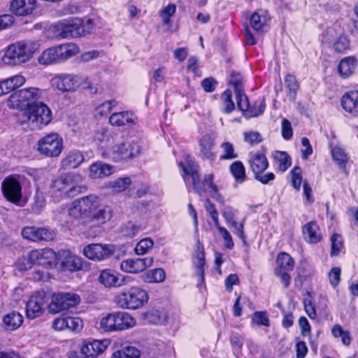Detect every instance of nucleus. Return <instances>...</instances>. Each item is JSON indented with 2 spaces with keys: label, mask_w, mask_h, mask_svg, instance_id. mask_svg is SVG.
Returning <instances> with one entry per match:
<instances>
[{
  "label": "nucleus",
  "mask_w": 358,
  "mask_h": 358,
  "mask_svg": "<svg viewBox=\"0 0 358 358\" xmlns=\"http://www.w3.org/2000/svg\"><path fill=\"white\" fill-rule=\"evenodd\" d=\"M176 11V6L173 3H170L164 7L160 12V16L165 24L170 22V17L173 16Z\"/></svg>",
  "instance_id": "53"
},
{
  "label": "nucleus",
  "mask_w": 358,
  "mask_h": 358,
  "mask_svg": "<svg viewBox=\"0 0 358 358\" xmlns=\"http://www.w3.org/2000/svg\"><path fill=\"white\" fill-rule=\"evenodd\" d=\"M114 167L107 164L97 162L90 167V177L99 178L111 175L114 172Z\"/></svg>",
  "instance_id": "29"
},
{
  "label": "nucleus",
  "mask_w": 358,
  "mask_h": 358,
  "mask_svg": "<svg viewBox=\"0 0 358 358\" xmlns=\"http://www.w3.org/2000/svg\"><path fill=\"white\" fill-rule=\"evenodd\" d=\"M278 267L275 269H281V271H292L294 268V261L292 257L286 253H280L276 259Z\"/></svg>",
  "instance_id": "34"
},
{
  "label": "nucleus",
  "mask_w": 358,
  "mask_h": 358,
  "mask_svg": "<svg viewBox=\"0 0 358 358\" xmlns=\"http://www.w3.org/2000/svg\"><path fill=\"white\" fill-rule=\"evenodd\" d=\"M242 80L243 78L239 73L235 71L231 72L229 83L234 87L235 92L243 90Z\"/></svg>",
  "instance_id": "54"
},
{
  "label": "nucleus",
  "mask_w": 358,
  "mask_h": 358,
  "mask_svg": "<svg viewBox=\"0 0 358 358\" xmlns=\"http://www.w3.org/2000/svg\"><path fill=\"white\" fill-rule=\"evenodd\" d=\"M140 152L139 145L136 143L126 145L124 143L113 145L108 151V155L114 162L127 160L136 157Z\"/></svg>",
  "instance_id": "15"
},
{
  "label": "nucleus",
  "mask_w": 358,
  "mask_h": 358,
  "mask_svg": "<svg viewBox=\"0 0 358 358\" xmlns=\"http://www.w3.org/2000/svg\"><path fill=\"white\" fill-rule=\"evenodd\" d=\"M219 233L222 236L225 242L224 245L226 248L231 250L234 246V243L229 232L227 231L226 228H220Z\"/></svg>",
  "instance_id": "63"
},
{
  "label": "nucleus",
  "mask_w": 358,
  "mask_h": 358,
  "mask_svg": "<svg viewBox=\"0 0 358 358\" xmlns=\"http://www.w3.org/2000/svg\"><path fill=\"white\" fill-rule=\"evenodd\" d=\"M227 225L232 229L234 234L237 235L243 241V243H245V236L244 234V220L240 223H238L235 220Z\"/></svg>",
  "instance_id": "52"
},
{
  "label": "nucleus",
  "mask_w": 358,
  "mask_h": 358,
  "mask_svg": "<svg viewBox=\"0 0 358 358\" xmlns=\"http://www.w3.org/2000/svg\"><path fill=\"white\" fill-rule=\"evenodd\" d=\"M224 154L220 156V159H232L237 157L233 145L229 142H224L221 145Z\"/></svg>",
  "instance_id": "51"
},
{
  "label": "nucleus",
  "mask_w": 358,
  "mask_h": 358,
  "mask_svg": "<svg viewBox=\"0 0 358 358\" xmlns=\"http://www.w3.org/2000/svg\"><path fill=\"white\" fill-rule=\"evenodd\" d=\"M1 190L3 196L8 201L16 204L21 200L22 186L15 177H6L2 182Z\"/></svg>",
  "instance_id": "16"
},
{
  "label": "nucleus",
  "mask_w": 358,
  "mask_h": 358,
  "mask_svg": "<svg viewBox=\"0 0 358 358\" xmlns=\"http://www.w3.org/2000/svg\"><path fill=\"white\" fill-rule=\"evenodd\" d=\"M341 105L345 111L358 116V90L344 94L341 98Z\"/></svg>",
  "instance_id": "24"
},
{
  "label": "nucleus",
  "mask_w": 358,
  "mask_h": 358,
  "mask_svg": "<svg viewBox=\"0 0 358 358\" xmlns=\"http://www.w3.org/2000/svg\"><path fill=\"white\" fill-rule=\"evenodd\" d=\"M52 28L54 34L58 38H77L89 34L93 29V22L91 19L85 22L80 18H70L56 22Z\"/></svg>",
  "instance_id": "5"
},
{
  "label": "nucleus",
  "mask_w": 358,
  "mask_h": 358,
  "mask_svg": "<svg viewBox=\"0 0 358 358\" xmlns=\"http://www.w3.org/2000/svg\"><path fill=\"white\" fill-rule=\"evenodd\" d=\"M236 96L237 99V106L242 112L248 111L250 109V103L248 96L243 90L236 92Z\"/></svg>",
  "instance_id": "46"
},
{
  "label": "nucleus",
  "mask_w": 358,
  "mask_h": 358,
  "mask_svg": "<svg viewBox=\"0 0 358 358\" xmlns=\"http://www.w3.org/2000/svg\"><path fill=\"white\" fill-rule=\"evenodd\" d=\"M55 238V234L52 231H50L45 228H39L38 230V241H50L53 240Z\"/></svg>",
  "instance_id": "62"
},
{
  "label": "nucleus",
  "mask_w": 358,
  "mask_h": 358,
  "mask_svg": "<svg viewBox=\"0 0 358 358\" xmlns=\"http://www.w3.org/2000/svg\"><path fill=\"white\" fill-rule=\"evenodd\" d=\"M292 185L296 190H299L303 180L302 171L301 167L295 166L291 171Z\"/></svg>",
  "instance_id": "47"
},
{
  "label": "nucleus",
  "mask_w": 358,
  "mask_h": 358,
  "mask_svg": "<svg viewBox=\"0 0 358 358\" xmlns=\"http://www.w3.org/2000/svg\"><path fill=\"white\" fill-rule=\"evenodd\" d=\"M153 264V257L127 259L120 264V269L126 273H138L143 272Z\"/></svg>",
  "instance_id": "20"
},
{
  "label": "nucleus",
  "mask_w": 358,
  "mask_h": 358,
  "mask_svg": "<svg viewBox=\"0 0 358 358\" xmlns=\"http://www.w3.org/2000/svg\"><path fill=\"white\" fill-rule=\"evenodd\" d=\"M144 281L146 282H162L166 278V273L162 268L150 270L144 275Z\"/></svg>",
  "instance_id": "35"
},
{
  "label": "nucleus",
  "mask_w": 358,
  "mask_h": 358,
  "mask_svg": "<svg viewBox=\"0 0 358 358\" xmlns=\"http://www.w3.org/2000/svg\"><path fill=\"white\" fill-rule=\"evenodd\" d=\"M252 322L257 325H262L268 327L270 325V320L268 317L266 312L256 311L254 313Z\"/></svg>",
  "instance_id": "49"
},
{
  "label": "nucleus",
  "mask_w": 358,
  "mask_h": 358,
  "mask_svg": "<svg viewBox=\"0 0 358 358\" xmlns=\"http://www.w3.org/2000/svg\"><path fill=\"white\" fill-rule=\"evenodd\" d=\"M301 144L306 148L301 150V157L303 159H307L310 155L313 154V148L308 138L303 137L301 138Z\"/></svg>",
  "instance_id": "61"
},
{
  "label": "nucleus",
  "mask_w": 358,
  "mask_h": 358,
  "mask_svg": "<svg viewBox=\"0 0 358 358\" xmlns=\"http://www.w3.org/2000/svg\"><path fill=\"white\" fill-rule=\"evenodd\" d=\"M38 230L39 228L34 227H27L23 228L22 236L24 238L38 242Z\"/></svg>",
  "instance_id": "50"
},
{
  "label": "nucleus",
  "mask_w": 358,
  "mask_h": 358,
  "mask_svg": "<svg viewBox=\"0 0 358 358\" xmlns=\"http://www.w3.org/2000/svg\"><path fill=\"white\" fill-rule=\"evenodd\" d=\"M45 205V199L41 192L36 191L34 196V204L33 209L36 211H40Z\"/></svg>",
  "instance_id": "59"
},
{
  "label": "nucleus",
  "mask_w": 358,
  "mask_h": 358,
  "mask_svg": "<svg viewBox=\"0 0 358 358\" xmlns=\"http://www.w3.org/2000/svg\"><path fill=\"white\" fill-rule=\"evenodd\" d=\"M136 324L135 318L129 313L116 311L103 317L100 321V327L106 331H117L132 328Z\"/></svg>",
  "instance_id": "7"
},
{
  "label": "nucleus",
  "mask_w": 358,
  "mask_h": 358,
  "mask_svg": "<svg viewBox=\"0 0 358 358\" xmlns=\"http://www.w3.org/2000/svg\"><path fill=\"white\" fill-rule=\"evenodd\" d=\"M78 50V47L73 43L62 44L43 51L38 61L42 65H49L75 56Z\"/></svg>",
  "instance_id": "8"
},
{
  "label": "nucleus",
  "mask_w": 358,
  "mask_h": 358,
  "mask_svg": "<svg viewBox=\"0 0 358 358\" xmlns=\"http://www.w3.org/2000/svg\"><path fill=\"white\" fill-rule=\"evenodd\" d=\"M282 136L285 140H289L293 136V131L290 122L284 118L281 124Z\"/></svg>",
  "instance_id": "55"
},
{
  "label": "nucleus",
  "mask_w": 358,
  "mask_h": 358,
  "mask_svg": "<svg viewBox=\"0 0 358 358\" xmlns=\"http://www.w3.org/2000/svg\"><path fill=\"white\" fill-rule=\"evenodd\" d=\"M116 104L117 102L115 100L105 101L96 108V111L101 116L106 115L111 111Z\"/></svg>",
  "instance_id": "57"
},
{
  "label": "nucleus",
  "mask_w": 358,
  "mask_h": 358,
  "mask_svg": "<svg viewBox=\"0 0 358 358\" xmlns=\"http://www.w3.org/2000/svg\"><path fill=\"white\" fill-rule=\"evenodd\" d=\"M244 140L250 145L259 143L262 141L261 135L257 131H250L244 134Z\"/></svg>",
  "instance_id": "58"
},
{
  "label": "nucleus",
  "mask_w": 358,
  "mask_h": 358,
  "mask_svg": "<svg viewBox=\"0 0 358 358\" xmlns=\"http://www.w3.org/2000/svg\"><path fill=\"white\" fill-rule=\"evenodd\" d=\"M116 247L112 244L92 243L83 248V255L89 259L101 262L115 254Z\"/></svg>",
  "instance_id": "14"
},
{
  "label": "nucleus",
  "mask_w": 358,
  "mask_h": 358,
  "mask_svg": "<svg viewBox=\"0 0 358 358\" xmlns=\"http://www.w3.org/2000/svg\"><path fill=\"white\" fill-rule=\"evenodd\" d=\"M331 255H338L343 246V238L338 234H334L331 237Z\"/></svg>",
  "instance_id": "43"
},
{
  "label": "nucleus",
  "mask_w": 358,
  "mask_h": 358,
  "mask_svg": "<svg viewBox=\"0 0 358 358\" xmlns=\"http://www.w3.org/2000/svg\"><path fill=\"white\" fill-rule=\"evenodd\" d=\"M341 269L338 267H334L329 273L330 283L333 287H336L341 280Z\"/></svg>",
  "instance_id": "60"
},
{
  "label": "nucleus",
  "mask_w": 358,
  "mask_h": 358,
  "mask_svg": "<svg viewBox=\"0 0 358 358\" xmlns=\"http://www.w3.org/2000/svg\"><path fill=\"white\" fill-rule=\"evenodd\" d=\"M63 259L61 262L62 269L64 271L75 272L83 268L80 257H78L69 251H63Z\"/></svg>",
  "instance_id": "23"
},
{
  "label": "nucleus",
  "mask_w": 358,
  "mask_h": 358,
  "mask_svg": "<svg viewBox=\"0 0 358 358\" xmlns=\"http://www.w3.org/2000/svg\"><path fill=\"white\" fill-rule=\"evenodd\" d=\"M196 253V255L195 260L194 261V265L196 269V275L199 278V282L200 283H203L204 281L203 266L205 264V257L203 248L198 245Z\"/></svg>",
  "instance_id": "33"
},
{
  "label": "nucleus",
  "mask_w": 358,
  "mask_h": 358,
  "mask_svg": "<svg viewBox=\"0 0 358 358\" xmlns=\"http://www.w3.org/2000/svg\"><path fill=\"white\" fill-rule=\"evenodd\" d=\"M67 329L79 332L83 327V320L80 317H66Z\"/></svg>",
  "instance_id": "48"
},
{
  "label": "nucleus",
  "mask_w": 358,
  "mask_h": 358,
  "mask_svg": "<svg viewBox=\"0 0 358 358\" xmlns=\"http://www.w3.org/2000/svg\"><path fill=\"white\" fill-rule=\"evenodd\" d=\"M83 178L80 174L68 173L61 175L54 180L51 184L52 196L60 201L66 198H71L84 192L87 188L81 183Z\"/></svg>",
  "instance_id": "3"
},
{
  "label": "nucleus",
  "mask_w": 358,
  "mask_h": 358,
  "mask_svg": "<svg viewBox=\"0 0 358 358\" xmlns=\"http://www.w3.org/2000/svg\"><path fill=\"white\" fill-rule=\"evenodd\" d=\"M350 42L345 36H340L338 37L333 44L334 49L339 53H344L350 49Z\"/></svg>",
  "instance_id": "41"
},
{
  "label": "nucleus",
  "mask_w": 358,
  "mask_h": 358,
  "mask_svg": "<svg viewBox=\"0 0 358 358\" xmlns=\"http://www.w3.org/2000/svg\"><path fill=\"white\" fill-rule=\"evenodd\" d=\"M131 180L129 177L118 178L111 183V188L115 192H122L129 187Z\"/></svg>",
  "instance_id": "42"
},
{
  "label": "nucleus",
  "mask_w": 358,
  "mask_h": 358,
  "mask_svg": "<svg viewBox=\"0 0 358 358\" xmlns=\"http://www.w3.org/2000/svg\"><path fill=\"white\" fill-rule=\"evenodd\" d=\"M37 7V0H12L10 3V11L17 16L31 15Z\"/></svg>",
  "instance_id": "22"
},
{
  "label": "nucleus",
  "mask_w": 358,
  "mask_h": 358,
  "mask_svg": "<svg viewBox=\"0 0 358 358\" xmlns=\"http://www.w3.org/2000/svg\"><path fill=\"white\" fill-rule=\"evenodd\" d=\"M109 343L108 340L85 341L81 347L80 353L88 358H96L106 350Z\"/></svg>",
  "instance_id": "21"
},
{
  "label": "nucleus",
  "mask_w": 358,
  "mask_h": 358,
  "mask_svg": "<svg viewBox=\"0 0 358 358\" xmlns=\"http://www.w3.org/2000/svg\"><path fill=\"white\" fill-rule=\"evenodd\" d=\"M179 166L182 171V176L185 182L187 181V177L191 176L193 188L196 193L201 195L206 190L205 186H207L209 189V193L213 198L220 196L218 188L213 182L214 176L213 174H206L203 177V182H201L199 166L189 157L186 158L185 164L180 162Z\"/></svg>",
  "instance_id": "4"
},
{
  "label": "nucleus",
  "mask_w": 358,
  "mask_h": 358,
  "mask_svg": "<svg viewBox=\"0 0 358 358\" xmlns=\"http://www.w3.org/2000/svg\"><path fill=\"white\" fill-rule=\"evenodd\" d=\"M69 215L75 218L90 222L96 220L105 222L110 217V210L107 206H101V201L95 194L80 197L71 203Z\"/></svg>",
  "instance_id": "2"
},
{
  "label": "nucleus",
  "mask_w": 358,
  "mask_h": 358,
  "mask_svg": "<svg viewBox=\"0 0 358 358\" xmlns=\"http://www.w3.org/2000/svg\"><path fill=\"white\" fill-rule=\"evenodd\" d=\"M304 239L309 243H317L322 239L321 230L315 222H310L303 227Z\"/></svg>",
  "instance_id": "25"
},
{
  "label": "nucleus",
  "mask_w": 358,
  "mask_h": 358,
  "mask_svg": "<svg viewBox=\"0 0 358 358\" xmlns=\"http://www.w3.org/2000/svg\"><path fill=\"white\" fill-rule=\"evenodd\" d=\"M221 101L224 107L223 113H230L234 110L235 104L232 101V93L230 90H227L222 94Z\"/></svg>",
  "instance_id": "39"
},
{
  "label": "nucleus",
  "mask_w": 358,
  "mask_h": 358,
  "mask_svg": "<svg viewBox=\"0 0 358 358\" xmlns=\"http://www.w3.org/2000/svg\"><path fill=\"white\" fill-rule=\"evenodd\" d=\"M39 45L31 41L13 43L5 50L2 61L5 64L15 66L27 62L38 49Z\"/></svg>",
  "instance_id": "6"
},
{
  "label": "nucleus",
  "mask_w": 358,
  "mask_h": 358,
  "mask_svg": "<svg viewBox=\"0 0 358 358\" xmlns=\"http://www.w3.org/2000/svg\"><path fill=\"white\" fill-rule=\"evenodd\" d=\"M266 22V17L262 10L255 12L250 17V25L255 31L262 29Z\"/></svg>",
  "instance_id": "36"
},
{
  "label": "nucleus",
  "mask_w": 358,
  "mask_h": 358,
  "mask_svg": "<svg viewBox=\"0 0 358 358\" xmlns=\"http://www.w3.org/2000/svg\"><path fill=\"white\" fill-rule=\"evenodd\" d=\"M43 92L37 87L22 89L12 93L8 99L10 108H20L27 106L24 115L27 122L33 129H40L50 123L52 119L50 108L42 101Z\"/></svg>",
  "instance_id": "1"
},
{
  "label": "nucleus",
  "mask_w": 358,
  "mask_h": 358,
  "mask_svg": "<svg viewBox=\"0 0 358 358\" xmlns=\"http://www.w3.org/2000/svg\"><path fill=\"white\" fill-rule=\"evenodd\" d=\"M38 152L48 157H58L63 149V139L57 133L48 134L38 141Z\"/></svg>",
  "instance_id": "11"
},
{
  "label": "nucleus",
  "mask_w": 358,
  "mask_h": 358,
  "mask_svg": "<svg viewBox=\"0 0 358 358\" xmlns=\"http://www.w3.org/2000/svg\"><path fill=\"white\" fill-rule=\"evenodd\" d=\"M285 87L289 92V97L292 101H294L296 96V92L299 89V84L296 78L288 74L285 78Z\"/></svg>",
  "instance_id": "38"
},
{
  "label": "nucleus",
  "mask_w": 358,
  "mask_h": 358,
  "mask_svg": "<svg viewBox=\"0 0 358 358\" xmlns=\"http://www.w3.org/2000/svg\"><path fill=\"white\" fill-rule=\"evenodd\" d=\"M249 164L255 180L266 185L275 179L273 173H264L268 166V162L264 154L257 152L250 156Z\"/></svg>",
  "instance_id": "10"
},
{
  "label": "nucleus",
  "mask_w": 358,
  "mask_h": 358,
  "mask_svg": "<svg viewBox=\"0 0 358 358\" xmlns=\"http://www.w3.org/2000/svg\"><path fill=\"white\" fill-rule=\"evenodd\" d=\"M14 17L11 15L6 14L0 15V31L10 27L14 22Z\"/></svg>",
  "instance_id": "64"
},
{
  "label": "nucleus",
  "mask_w": 358,
  "mask_h": 358,
  "mask_svg": "<svg viewBox=\"0 0 358 358\" xmlns=\"http://www.w3.org/2000/svg\"><path fill=\"white\" fill-rule=\"evenodd\" d=\"M154 245L153 241L150 238H146L140 241L136 248L135 252L138 255L145 254L149 249L152 248Z\"/></svg>",
  "instance_id": "44"
},
{
  "label": "nucleus",
  "mask_w": 358,
  "mask_h": 358,
  "mask_svg": "<svg viewBox=\"0 0 358 358\" xmlns=\"http://www.w3.org/2000/svg\"><path fill=\"white\" fill-rule=\"evenodd\" d=\"M146 317L150 322L156 324H163L166 322V315L159 310L150 311Z\"/></svg>",
  "instance_id": "45"
},
{
  "label": "nucleus",
  "mask_w": 358,
  "mask_h": 358,
  "mask_svg": "<svg viewBox=\"0 0 358 358\" xmlns=\"http://www.w3.org/2000/svg\"><path fill=\"white\" fill-rule=\"evenodd\" d=\"M230 171L236 180L242 182L245 179V169L241 162L236 161L232 163L230 166Z\"/></svg>",
  "instance_id": "40"
},
{
  "label": "nucleus",
  "mask_w": 358,
  "mask_h": 358,
  "mask_svg": "<svg viewBox=\"0 0 358 358\" xmlns=\"http://www.w3.org/2000/svg\"><path fill=\"white\" fill-rule=\"evenodd\" d=\"M57 255L50 248L31 250L29 252V260L34 264L42 266L47 268L55 266Z\"/></svg>",
  "instance_id": "17"
},
{
  "label": "nucleus",
  "mask_w": 358,
  "mask_h": 358,
  "mask_svg": "<svg viewBox=\"0 0 358 358\" xmlns=\"http://www.w3.org/2000/svg\"><path fill=\"white\" fill-rule=\"evenodd\" d=\"M47 301L44 293L30 296L26 304V315L29 320L41 317L46 307Z\"/></svg>",
  "instance_id": "18"
},
{
  "label": "nucleus",
  "mask_w": 358,
  "mask_h": 358,
  "mask_svg": "<svg viewBox=\"0 0 358 358\" xmlns=\"http://www.w3.org/2000/svg\"><path fill=\"white\" fill-rule=\"evenodd\" d=\"M84 161L83 154L78 150H73L69 152L66 157L62 161V167L64 169H76Z\"/></svg>",
  "instance_id": "30"
},
{
  "label": "nucleus",
  "mask_w": 358,
  "mask_h": 358,
  "mask_svg": "<svg viewBox=\"0 0 358 358\" xmlns=\"http://www.w3.org/2000/svg\"><path fill=\"white\" fill-rule=\"evenodd\" d=\"M80 302V297L73 292H58L52 295L48 308L51 313H58L76 307Z\"/></svg>",
  "instance_id": "12"
},
{
  "label": "nucleus",
  "mask_w": 358,
  "mask_h": 358,
  "mask_svg": "<svg viewBox=\"0 0 358 358\" xmlns=\"http://www.w3.org/2000/svg\"><path fill=\"white\" fill-rule=\"evenodd\" d=\"M214 141L208 135L203 136L199 141L201 155L202 158L209 161H213L215 159V152H214Z\"/></svg>",
  "instance_id": "28"
},
{
  "label": "nucleus",
  "mask_w": 358,
  "mask_h": 358,
  "mask_svg": "<svg viewBox=\"0 0 358 358\" xmlns=\"http://www.w3.org/2000/svg\"><path fill=\"white\" fill-rule=\"evenodd\" d=\"M147 292L138 287H132L120 293L115 298L117 305L122 308L138 309L148 302Z\"/></svg>",
  "instance_id": "9"
},
{
  "label": "nucleus",
  "mask_w": 358,
  "mask_h": 358,
  "mask_svg": "<svg viewBox=\"0 0 358 358\" xmlns=\"http://www.w3.org/2000/svg\"><path fill=\"white\" fill-rule=\"evenodd\" d=\"M130 280V277L122 275L112 269H104L101 271L99 276V282L105 287H121Z\"/></svg>",
  "instance_id": "19"
},
{
  "label": "nucleus",
  "mask_w": 358,
  "mask_h": 358,
  "mask_svg": "<svg viewBox=\"0 0 358 358\" xmlns=\"http://www.w3.org/2000/svg\"><path fill=\"white\" fill-rule=\"evenodd\" d=\"M217 81L213 77H208L201 81V86L206 92H213L217 86Z\"/></svg>",
  "instance_id": "56"
},
{
  "label": "nucleus",
  "mask_w": 358,
  "mask_h": 358,
  "mask_svg": "<svg viewBox=\"0 0 358 358\" xmlns=\"http://www.w3.org/2000/svg\"><path fill=\"white\" fill-rule=\"evenodd\" d=\"M3 322L7 329L13 331L22 325L23 316L18 312L12 311L3 317Z\"/></svg>",
  "instance_id": "31"
},
{
  "label": "nucleus",
  "mask_w": 358,
  "mask_h": 358,
  "mask_svg": "<svg viewBox=\"0 0 358 358\" xmlns=\"http://www.w3.org/2000/svg\"><path fill=\"white\" fill-rule=\"evenodd\" d=\"M331 155L334 160L338 164L341 169H345L348 157L344 151L340 147H334L331 150Z\"/></svg>",
  "instance_id": "37"
},
{
  "label": "nucleus",
  "mask_w": 358,
  "mask_h": 358,
  "mask_svg": "<svg viewBox=\"0 0 358 358\" xmlns=\"http://www.w3.org/2000/svg\"><path fill=\"white\" fill-rule=\"evenodd\" d=\"M272 157L281 172L286 171L292 164V159L286 152L275 150L273 152Z\"/></svg>",
  "instance_id": "32"
},
{
  "label": "nucleus",
  "mask_w": 358,
  "mask_h": 358,
  "mask_svg": "<svg viewBox=\"0 0 358 358\" xmlns=\"http://www.w3.org/2000/svg\"><path fill=\"white\" fill-rule=\"evenodd\" d=\"M87 81V78L81 75L61 73L56 75L52 80V85L58 90L66 92H73Z\"/></svg>",
  "instance_id": "13"
},
{
  "label": "nucleus",
  "mask_w": 358,
  "mask_h": 358,
  "mask_svg": "<svg viewBox=\"0 0 358 358\" xmlns=\"http://www.w3.org/2000/svg\"><path fill=\"white\" fill-rule=\"evenodd\" d=\"M358 61L356 57L349 56L342 59L338 66V71L339 75L347 78L352 76L357 67Z\"/></svg>",
  "instance_id": "26"
},
{
  "label": "nucleus",
  "mask_w": 358,
  "mask_h": 358,
  "mask_svg": "<svg viewBox=\"0 0 358 358\" xmlns=\"http://www.w3.org/2000/svg\"><path fill=\"white\" fill-rule=\"evenodd\" d=\"M136 117L129 111L113 113L109 117V122L114 127L132 125L136 123Z\"/></svg>",
  "instance_id": "27"
}]
</instances>
